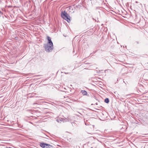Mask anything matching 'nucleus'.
Segmentation results:
<instances>
[{
  "instance_id": "nucleus-9",
  "label": "nucleus",
  "mask_w": 148,
  "mask_h": 148,
  "mask_svg": "<svg viewBox=\"0 0 148 148\" xmlns=\"http://www.w3.org/2000/svg\"><path fill=\"white\" fill-rule=\"evenodd\" d=\"M69 121V120L67 119H63V120H62V121H63V122H68Z\"/></svg>"
},
{
  "instance_id": "nucleus-5",
  "label": "nucleus",
  "mask_w": 148,
  "mask_h": 148,
  "mask_svg": "<svg viewBox=\"0 0 148 148\" xmlns=\"http://www.w3.org/2000/svg\"><path fill=\"white\" fill-rule=\"evenodd\" d=\"M46 143H41L40 144V146L41 147H42L43 148H45V145H46Z\"/></svg>"
},
{
  "instance_id": "nucleus-14",
  "label": "nucleus",
  "mask_w": 148,
  "mask_h": 148,
  "mask_svg": "<svg viewBox=\"0 0 148 148\" xmlns=\"http://www.w3.org/2000/svg\"><path fill=\"white\" fill-rule=\"evenodd\" d=\"M2 14L0 13V16H1Z\"/></svg>"
},
{
  "instance_id": "nucleus-17",
  "label": "nucleus",
  "mask_w": 148,
  "mask_h": 148,
  "mask_svg": "<svg viewBox=\"0 0 148 148\" xmlns=\"http://www.w3.org/2000/svg\"><path fill=\"white\" fill-rule=\"evenodd\" d=\"M91 148H92V147H91Z\"/></svg>"
},
{
  "instance_id": "nucleus-3",
  "label": "nucleus",
  "mask_w": 148,
  "mask_h": 148,
  "mask_svg": "<svg viewBox=\"0 0 148 148\" xmlns=\"http://www.w3.org/2000/svg\"><path fill=\"white\" fill-rule=\"evenodd\" d=\"M47 39L48 41V42L47 44H49L50 45H53V42L51 40V38L49 36H47Z\"/></svg>"
},
{
  "instance_id": "nucleus-10",
  "label": "nucleus",
  "mask_w": 148,
  "mask_h": 148,
  "mask_svg": "<svg viewBox=\"0 0 148 148\" xmlns=\"http://www.w3.org/2000/svg\"><path fill=\"white\" fill-rule=\"evenodd\" d=\"M105 102L106 103H108L109 102L108 98H106L105 99Z\"/></svg>"
},
{
  "instance_id": "nucleus-12",
  "label": "nucleus",
  "mask_w": 148,
  "mask_h": 148,
  "mask_svg": "<svg viewBox=\"0 0 148 148\" xmlns=\"http://www.w3.org/2000/svg\"><path fill=\"white\" fill-rule=\"evenodd\" d=\"M136 42L137 44L139 43V42L138 41H136Z\"/></svg>"
},
{
  "instance_id": "nucleus-7",
  "label": "nucleus",
  "mask_w": 148,
  "mask_h": 148,
  "mask_svg": "<svg viewBox=\"0 0 148 148\" xmlns=\"http://www.w3.org/2000/svg\"><path fill=\"white\" fill-rule=\"evenodd\" d=\"M46 145H45V148H50L52 146L50 144L46 143Z\"/></svg>"
},
{
  "instance_id": "nucleus-13",
  "label": "nucleus",
  "mask_w": 148,
  "mask_h": 148,
  "mask_svg": "<svg viewBox=\"0 0 148 148\" xmlns=\"http://www.w3.org/2000/svg\"><path fill=\"white\" fill-rule=\"evenodd\" d=\"M0 13H1V14H2V13L1 11H0Z\"/></svg>"
},
{
  "instance_id": "nucleus-6",
  "label": "nucleus",
  "mask_w": 148,
  "mask_h": 148,
  "mask_svg": "<svg viewBox=\"0 0 148 148\" xmlns=\"http://www.w3.org/2000/svg\"><path fill=\"white\" fill-rule=\"evenodd\" d=\"M104 0H97V2L99 4H102L104 2Z\"/></svg>"
},
{
  "instance_id": "nucleus-15",
  "label": "nucleus",
  "mask_w": 148,
  "mask_h": 148,
  "mask_svg": "<svg viewBox=\"0 0 148 148\" xmlns=\"http://www.w3.org/2000/svg\"><path fill=\"white\" fill-rule=\"evenodd\" d=\"M99 8V7H98L97 8Z\"/></svg>"
},
{
  "instance_id": "nucleus-2",
  "label": "nucleus",
  "mask_w": 148,
  "mask_h": 148,
  "mask_svg": "<svg viewBox=\"0 0 148 148\" xmlns=\"http://www.w3.org/2000/svg\"><path fill=\"white\" fill-rule=\"evenodd\" d=\"M44 47L46 51L49 52L52 50L53 45H50L48 44H45L44 45Z\"/></svg>"
},
{
  "instance_id": "nucleus-8",
  "label": "nucleus",
  "mask_w": 148,
  "mask_h": 148,
  "mask_svg": "<svg viewBox=\"0 0 148 148\" xmlns=\"http://www.w3.org/2000/svg\"><path fill=\"white\" fill-rule=\"evenodd\" d=\"M63 120V119L59 118L58 119H57L56 121L58 123H60Z\"/></svg>"
},
{
  "instance_id": "nucleus-1",
  "label": "nucleus",
  "mask_w": 148,
  "mask_h": 148,
  "mask_svg": "<svg viewBox=\"0 0 148 148\" xmlns=\"http://www.w3.org/2000/svg\"><path fill=\"white\" fill-rule=\"evenodd\" d=\"M61 14L62 18L66 20L68 22H70V20L69 18L70 16L65 11L62 12Z\"/></svg>"
},
{
  "instance_id": "nucleus-4",
  "label": "nucleus",
  "mask_w": 148,
  "mask_h": 148,
  "mask_svg": "<svg viewBox=\"0 0 148 148\" xmlns=\"http://www.w3.org/2000/svg\"><path fill=\"white\" fill-rule=\"evenodd\" d=\"M81 92L82 93V95H86L87 94V92L85 90H82L81 91Z\"/></svg>"
},
{
  "instance_id": "nucleus-11",
  "label": "nucleus",
  "mask_w": 148,
  "mask_h": 148,
  "mask_svg": "<svg viewBox=\"0 0 148 148\" xmlns=\"http://www.w3.org/2000/svg\"><path fill=\"white\" fill-rule=\"evenodd\" d=\"M6 148H11L10 147H6Z\"/></svg>"
},
{
  "instance_id": "nucleus-16",
  "label": "nucleus",
  "mask_w": 148,
  "mask_h": 148,
  "mask_svg": "<svg viewBox=\"0 0 148 148\" xmlns=\"http://www.w3.org/2000/svg\"><path fill=\"white\" fill-rule=\"evenodd\" d=\"M1 0H0V3H1Z\"/></svg>"
}]
</instances>
